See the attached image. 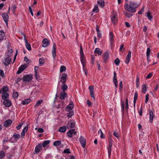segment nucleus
I'll return each instance as SVG.
<instances>
[{
	"label": "nucleus",
	"instance_id": "f257e3e1",
	"mask_svg": "<svg viewBox=\"0 0 159 159\" xmlns=\"http://www.w3.org/2000/svg\"><path fill=\"white\" fill-rule=\"evenodd\" d=\"M139 5L134 2H130L129 3L130 8L126 9V10L130 12L134 13L136 11L135 8L137 7Z\"/></svg>",
	"mask_w": 159,
	"mask_h": 159
},
{
	"label": "nucleus",
	"instance_id": "f03ea898",
	"mask_svg": "<svg viewBox=\"0 0 159 159\" xmlns=\"http://www.w3.org/2000/svg\"><path fill=\"white\" fill-rule=\"evenodd\" d=\"M33 78L31 75H24L23 77V81L29 82L31 81Z\"/></svg>",
	"mask_w": 159,
	"mask_h": 159
},
{
	"label": "nucleus",
	"instance_id": "7ed1b4c3",
	"mask_svg": "<svg viewBox=\"0 0 159 159\" xmlns=\"http://www.w3.org/2000/svg\"><path fill=\"white\" fill-rule=\"evenodd\" d=\"M79 141L82 147L83 148H84L86 143L85 139L83 136H81L79 139Z\"/></svg>",
	"mask_w": 159,
	"mask_h": 159
},
{
	"label": "nucleus",
	"instance_id": "20e7f679",
	"mask_svg": "<svg viewBox=\"0 0 159 159\" xmlns=\"http://www.w3.org/2000/svg\"><path fill=\"white\" fill-rule=\"evenodd\" d=\"M75 124V121L73 120H69L68 122L67 128L70 129L73 128Z\"/></svg>",
	"mask_w": 159,
	"mask_h": 159
},
{
	"label": "nucleus",
	"instance_id": "39448f33",
	"mask_svg": "<svg viewBox=\"0 0 159 159\" xmlns=\"http://www.w3.org/2000/svg\"><path fill=\"white\" fill-rule=\"evenodd\" d=\"M2 16L3 20L5 22L6 25H7L8 24V20L9 18L8 14L6 13H4L2 14Z\"/></svg>",
	"mask_w": 159,
	"mask_h": 159
},
{
	"label": "nucleus",
	"instance_id": "423d86ee",
	"mask_svg": "<svg viewBox=\"0 0 159 159\" xmlns=\"http://www.w3.org/2000/svg\"><path fill=\"white\" fill-rule=\"evenodd\" d=\"M67 77V75L65 74H63L61 78L60 81L62 84L65 83L66 81V78Z\"/></svg>",
	"mask_w": 159,
	"mask_h": 159
},
{
	"label": "nucleus",
	"instance_id": "0eeeda50",
	"mask_svg": "<svg viewBox=\"0 0 159 159\" xmlns=\"http://www.w3.org/2000/svg\"><path fill=\"white\" fill-rule=\"evenodd\" d=\"M11 58L10 56L8 57L5 59L3 64L6 66H8L11 62Z\"/></svg>",
	"mask_w": 159,
	"mask_h": 159
},
{
	"label": "nucleus",
	"instance_id": "6e6552de",
	"mask_svg": "<svg viewBox=\"0 0 159 159\" xmlns=\"http://www.w3.org/2000/svg\"><path fill=\"white\" fill-rule=\"evenodd\" d=\"M74 104L72 102H70L69 105L67 106L66 109V111H70L73 108Z\"/></svg>",
	"mask_w": 159,
	"mask_h": 159
},
{
	"label": "nucleus",
	"instance_id": "1a4fd4ad",
	"mask_svg": "<svg viewBox=\"0 0 159 159\" xmlns=\"http://www.w3.org/2000/svg\"><path fill=\"white\" fill-rule=\"evenodd\" d=\"M27 67L26 65H22L19 68L18 71L17 72V74H20L22 71H23L24 69Z\"/></svg>",
	"mask_w": 159,
	"mask_h": 159
},
{
	"label": "nucleus",
	"instance_id": "9d476101",
	"mask_svg": "<svg viewBox=\"0 0 159 159\" xmlns=\"http://www.w3.org/2000/svg\"><path fill=\"white\" fill-rule=\"evenodd\" d=\"M3 103L6 107H10L11 105V101L8 99L4 100Z\"/></svg>",
	"mask_w": 159,
	"mask_h": 159
},
{
	"label": "nucleus",
	"instance_id": "9b49d317",
	"mask_svg": "<svg viewBox=\"0 0 159 159\" xmlns=\"http://www.w3.org/2000/svg\"><path fill=\"white\" fill-rule=\"evenodd\" d=\"M56 44L55 43H54L53 45L52 49V55L53 58L55 59V57L56 56Z\"/></svg>",
	"mask_w": 159,
	"mask_h": 159
},
{
	"label": "nucleus",
	"instance_id": "f8f14e48",
	"mask_svg": "<svg viewBox=\"0 0 159 159\" xmlns=\"http://www.w3.org/2000/svg\"><path fill=\"white\" fill-rule=\"evenodd\" d=\"M103 58L104 62H106L109 57V53L107 52H106L103 54Z\"/></svg>",
	"mask_w": 159,
	"mask_h": 159
},
{
	"label": "nucleus",
	"instance_id": "ddd939ff",
	"mask_svg": "<svg viewBox=\"0 0 159 159\" xmlns=\"http://www.w3.org/2000/svg\"><path fill=\"white\" fill-rule=\"evenodd\" d=\"M42 145L41 144H39L36 146L35 149V152L36 153H38L42 149Z\"/></svg>",
	"mask_w": 159,
	"mask_h": 159
},
{
	"label": "nucleus",
	"instance_id": "4468645a",
	"mask_svg": "<svg viewBox=\"0 0 159 159\" xmlns=\"http://www.w3.org/2000/svg\"><path fill=\"white\" fill-rule=\"evenodd\" d=\"M42 42L43 43L42 46L44 48L47 46L49 44V41L47 39H44L42 41Z\"/></svg>",
	"mask_w": 159,
	"mask_h": 159
},
{
	"label": "nucleus",
	"instance_id": "2eb2a0df",
	"mask_svg": "<svg viewBox=\"0 0 159 159\" xmlns=\"http://www.w3.org/2000/svg\"><path fill=\"white\" fill-rule=\"evenodd\" d=\"M131 52L130 51H129L128 54L126 57V60L125 61V62L127 64L129 63V62L130 58L131 57Z\"/></svg>",
	"mask_w": 159,
	"mask_h": 159
},
{
	"label": "nucleus",
	"instance_id": "dca6fc26",
	"mask_svg": "<svg viewBox=\"0 0 159 159\" xmlns=\"http://www.w3.org/2000/svg\"><path fill=\"white\" fill-rule=\"evenodd\" d=\"M12 121L11 120L8 119L5 121L4 123V126L5 127H7L10 126L12 123Z\"/></svg>",
	"mask_w": 159,
	"mask_h": 159
},
{
	"label": "nucleus",
	"instance_id": "f3484780",
	"mask_svg": "<svg viewBox=\"0 0 159 159\" xmlns=\"http://www.w3.org/2000/svg\"><path fill=\"white\" fill-rule=\"evenodd\" d=\"M24 37L25 35L24 34ZM25 46L27 49L29 51H30L31 50V45L30 43H29L28 42L27 40L25 37Z\"/></svg>",
	"mask_w": 159,
	"mask_h": 159
},
{
	"label": "nucleus",
	"instance_id": "a211bd4d",
	"mask_svg": "<svg viewBox=\"0 0 159 159\" xmlns=\"http://www.w3.org/2000/svg\"><path fill=\"white\" fill-rule=\"evenodd\" d=\"M8 89L7 86L4 87L0 90V93H7L8 91Z\"/></svg>",
	"mask_w": 159,
	"mask_h": 159
},
{
	"label": "nucleus",
	"instance_id": "6ab92c4d",
	"mask_svg": "<svg viewBox=\"0 0 159 159\" xmlns=\"http://www.w3.org/2000/svg\"><path fill=\"white\" fill-rule=\"evenodd\" d=\"M67 96V94L65 92H61L60 94V98L61 99H64Z\"/></svg>",
	"mask_w": 159,
	"mask_h": 159
},
{
	"label": "nucleus",
	"instance_id": "aec40b11",
	"mask_svg": "<svg viewBox=\"0 0 159 159\" xmlns=\"http://www.w3.org/2000/svg\"><path fill=\"white\" fill-rule=\"evenodd\" d=\"M111 20L112 22L114 24H115L117 21V17L116 15H114L111 17Z\"/></svg>",
	"mask_w": 159,
	"mask_h": 159
},
{
	"label": "nucleus",
	"instance_id": "412c9836",
	"mask_svg": "<svg viewBox=\"0 0 159 159\" xmlns=\"http://www.w3.org/2000/svg\"><path fill=\"white\" fill-rule=\"evenodd\" d=\"M97 3L101 7H103L105 6V2L103 0L98 1Z\"/></svg>",
	"mask_w": 159,
	"mask_h": 159
},
{
	"label": "nucleus",
	"instance_id": "4be33fe9",
	"mask_svg": "<svg viewBox=\"0 0 159 159\" xmlns=\"http://www.w3.org/2000/svg\"><path fill=\"white\" fill-rule=\"evenodd\" d=\"M149 116H150V121L151 122H152L153 121V118L154 117L153 113L152 111H150Z\"/></svg>",
	"mask_w": 159,
	"mask_h": 159
},
{
	"label": "nucleus",
	"instance_id": "5701e85b",
	"mask_svg": "<svg viewBox=\"0 0 159 159\" xmlns=\"http://www.w3.org/2000/svg\"><path fill=\"white\" fill-rule=\"evenodd\" d=\"M95 53H98L99 55L101 54L102 52V50L98 48H96L94 51Z\"/></svg>",
	"mask_w": 159,
	"mask_h": 159
},
{
	"label": "nucleus",
	"instance_id": "b1692460",
	"mask_svg": "<svg viewBox=\"0 0 159 159\" xmlns=\"http://www.w3.org/2000/svg\"><path fill=\"white\" fill-rule=\"evenodd\" d=\"M67 128L66 126H64L63 127H61L60 129H59L58 131L59 132H62V133H64L65 132L66 129Z\"/></svg>",
	"mask_w": 159,
	"mask_h": 159
},
{
	"label": "nucleus",
	"instance_id": "393cba45",
	"mask_svg": "<svg viewBox=\"0 0 159 159\" xmlns=\"http://www.w3.org/2000/svg\"><path fill=\"white\" fill-rule=\"evenodd\" d=\"M75 130V129H74L70 130L67 133V135L70 138L72 137L73 136V132Z\"/></svg>",
	"mask_w": 159,
	"mask_h": 159
},
{
	"label": "nucleus",
	"instance_id": "a878e982",
	"mask_svg": "<svg viewBox=\"0 0 159 159\" xmlns=\"http://www.w3.org/2000/svg\"><path fill=\"white\" fill-rule=\"evenodd\" d=\"M147 87L146 84L143 85L142 87V92L143 93H145L147 91Z\"/></svg>",
	"mask_w": 159,
	"mask_h": 159
},
{
	"label": "nucleus",
	"instance_id": "bb28decb",
	"mask_svg": "<svg viewBox=\"0 0 159 159\" xmlns=\"http://www.w3.org/2000/svg\"><path fill=\"white\" fill-rule=\"evenodd\" d=\"M67 89L68 86L66 84V83L62 84L61 86V89L63 91V92H65V91Z\"/></svg>",
	"mask_w": 159,
	"mask_h": 159
},
{
	"label": "nucleus",
	"instance_id": "cd10ccee",
	"mask_svg": "<svg viewBox=\"0 0 159 159\" xmlns=\"http://www.w3.org/2000/svg\"><path fill=\"white\" fill-rule=\"evenodd\" d=\"M2 96V98L3 100H6L7 98L9 97V94L7 93H3Z\"/></svg>",
	"mask_w": 159,
	"mask_h": 159
},
{
	"label": "nucleus",
	"instance_id": "c85d7f7f",
	"mask_svg": "<svg viewBox=\"0 0 159 159\" xmlns=\"http://www.w3.org/2000/svg\"><path fill=\"white\" fill-rule=\"evenodd\" d=\"M5 36L4 32L2 30H0V41L2 40Z\"/></svg>",
	"mask_w": 159,
	"mask_h": 159
},
{
	"label": "nucleus",
	"instance_id": "c756f323",
	"mask_svg": "<svg viewBox=\"0 0 159 159\" xmlns=\"http://www.w3.org/2000/svg\"><path fill=\"white\" fill-rule=\"evenodd\" d=\"M138 98V93L137 92H135L134 93V106L135 105V104L136 102V100Z\"/></svg>",
	"mask_w": 159,
	"mask_h": 159
},
{
	"label": "nucleus",
	"instance_id": "7c9ffc66",
	"mask_svg": "<svg viewBox=\"0 0 159 159\" xmlns=\"http://www.w3.org/2000/svg\"><path fill=\"white\" fill-rule=\"evenodd\" d=\"M30 99H27L23 101L22 103L23 105L27 104L30 102Z\"/></svg>",
	"mask_w": 159,
	"mask_h": 159
},
{
	"label": "nucleus",
	"instance_id": "2f4dec72",
	"mask_svg": "<svg viewBox=\"0 0 159 159\" xmlns=\"http://www.w3.org/2000/svg\"><path fill=\"white\" fill-rule=\"evenodd\" d=\"M109 38L110 40L111 43H112L113 42V40L114 39V36L113 35V33L111 32H110L109 34Z\"/></svg>",
	"mask_w": 159,
	"mask_h": 159
},
{
	"label": "nucleus",
	"instance_id": "473e14b6",
	"mask_svg": "<svg viewBox=\"0 0 159 159\" xmlns=\"http://www.w3.org/2000/svg\"><path fill=\"white\" fill-rule=\"evenodd\" d=\"M61 144V142L60 141H56L54 142L53 145L54 146H57L60 145Z\"/></svg>",
	"mask_w": 159,
	"mask_h": 159
},
{
	"label": "nucleus",
	"instance_id": "72a5a7b5",
	"mask_svg": "<svg viewBox=\"0 0 159 159\" xmlns=\"http://www.w3.org/2000/svg\"><path fill=\"white\" fill-rule=\"evenodd\" d=\"M50 143L49 140H46L44 141L42 144V146L43 147H45L47 145Z\"/></svg>",
	"mask_w": 159,
	"mask_h": 159
},
{
	"label": "nucleus",
	"instance_id": "f704fd0d",
	"mask_svg": "<svg viewBox=\"0 0 159 159\" xmlns=\"http://www.w3.org/2000/svg\"><path fill=\"white\" fill-rule=\"evenodd\" d=\"M65 105V103L64 102H61V103L59 104L58 105L57 108H62L64 107V105Z\"/></svg>",
	"mask_w": 159,
	"mask_h": 159
},
{
	"label": "nucleus",
	"instance_id": "c9c22d12",
	"mask_svg": "<svg viewBox=\"0 0 159 159\" xmlns=\"http://www.w3.org/2000/svg\"><path fill=\"white\" fill-rule=\"evenodd\" d=\"M92 11L93 12H98L99 9L97 5H96L95 6Z\"/></svg>",
	"mask_w": 159,
	"mask_h": 159
},
{
	"label": "nucleus",
	"instance_id": "e433bc0d",
	"mask_svg": "<svg viewBox=\"0 0 159 159\" xmlns=\"http://www.w3.org/2000/svg\"><path fill=\"white\" fill-rule=\"evenodd\" d=\"M12 137L14 138L16 140L18 139L20 137V134H15L13 135Z\"/></svg>",
	"mask_w": 159,
	"mask_h": 159
},
{
	"label": "nucleus",
	"instance_id": "4c0bfd02",
	"mask_svg": "<svg viewBox=\"0 0 159 159\" xmlns=\"http://www.w3.org/2000/svg\"><path fill=\"white\" fill-rule=\"evenodd\" d=\"M66 70V67L64 66H62L60 67V71L61 73H62L63 71H64Z\"/></svg>",
	"mask_w": 159,
	"mask_h": 159
},
{
	"label": "nucleus",
	"instance_id": "58836bf2",
	"mask_svg": "<svg viewBox=\"0 0 159 159\" xmlns=\"http://www.w3.org/2000/svg\"><path fill=\"white\" fill-rule=\"evenodd\" d=\"M136 87L138 88L139 86L140 83L139 81V77L138 76H137L136 80Z\"/></svg>",
	"mask_w": 159,
	"mask_h": 159
},
{
	"label": "nucleus",
	"instance_id": "ea45409f",
	"mask_svg": "<svg viewBox=\"0 0 159 159\" xmlns=\"http://www.w3.org/2000/svg\"><path fill=\"white\" fill-rule=\"evenodd\" d=\"M98 134L100 135V137L101 138H104L103 136V134L102 132V131L101 129H100L98 131Z\"/></svg>",
	"mask_w": 159,
	"mask_h": 159
},
{
	"label": "nucleus",
	"instance_id": "a19ab883",
	"mask_svg": "<svg viewBox=\"0 0 159 159\" xmlns=\"http://www.w3.org/2000/svg\"><path fill=\"white\" fill-rule=\"evenodd\" d=\"M124 14L125 15V16H126L128 17V18H130L132 16V14H131L127 12H124Z\"/></svg>",
	"mask_w": 159,
	"mask_h": 159
},
{
	"label": "nucleus",
	"instance_id": "79ce46f5",
	"mask_svg": "<svg viewBox=\"0 0 159 159\" xmlns=\"http://www.w3.org/2000/svg\"><path fill=\"white\" fill-rule=\"evenodd\" d=\"M39 65L40 66H41L44 63V60L43 59L41 58H40L39 59Z\"/></svg>",
	"mask_w": 159,
	"mask_h": 159
},
{
	"label": "nucleus",
	"instance_id": "37998d69",
	"mask_svg": "<svg viewBox=\"0 0 159 159\" xmlns=\"http://www.w3.org/2000/svg\"><path fill=\"white\" fill-rule=\"evenodd\" d=\"M5 155L4 152L3 151H1L0 152V159H2Z\"/></svg>",
	"mask_w": 159,
	"mask_h": 159
},
{
	"label": "nucleus",
	"instance_id": "c03bdc74",
	"mask_svg": "<svg viewBox=\"0 0 159 159\" xmlns=\"http://www.w3.org/2000/svg\"><path fill=\"white\" fill-rule=\"evenodd\" d=\"M120 61V60L118 58H116L115 60V63L116 66H118L119 64Z\"/></svg>",
	"mask_w": 159,
	"mask_h": 159
},
{
	"label": "nucleus",
	"instance_id": "a18cd8bd",
	"mask_svg": "<svg viewBox=\"0 0 159 159\" xmlns=\"http://www.w3.org/2000/svg\"><path fill=\"white\" fill-rule=\"evenodd\" d=\"M147 14V17L148 18V19L150 20H151V19L152 18V16L151 15V13L150 12H148L146 13Z\"/></svg>",
	"mask_w": 159,
	"mask_h": 159
},
{
	"label": "nucleus",
	"instance_id": "49530a36",
	"mask_svg": "<svg viewBox=\"0 0 159 159\" xmlns=\"http://www.w3.org/2000/svg\"><path fill=\"white\" fill-rule=\"evenodd\" d=\"M63 152L65 153H70V149L69 148H67L66 149L64 150Z\"/></svg>",
	"mask_w": 159,
	"mask_h": 159
},
{
	"label": "nucleus",
	"instance_id": "de8ad7c7",
	"mask_svg": "<svg viewBox=\"0 0 159 159\" xmlns=\"http://www.w3.org/2000/svg\"><path fill=\"white\" fill-rule=\"evenodd\" d=\"M81 56H84L83 53V52L82 49V47L81 45L80 46V52Z\"/></svg>",
	"mask_w": 159,
	"mask_h": 159
},
{
	"label": "nucleus",
	"instance_id": "09e8293b",
	"mask_svg": "<svg viewBox=\"0 0 159 159\" xmlns=\"http://www.w3.org/2000/svg\"><path fill=\"white\" fill-rule=\"evenodd\" d=\"M150 51L151 50L150 48H148L146 53L147 57L149 56L150 53Z\"/></svg>",
	"mask_w": 159,
	"mask_h": 159
},
{
	"label": "nucleus",
	"instance_id": "8fccbe9b",
	"mask_svg": "<svg viewBox=\"0 0 159 159\" xmlns=\"http://www.w3.org/2000/svg\"><path fill=\"white\" fill-rule=\"evenodd\" d=\"M42 101H43L42 100H40L38 101L36 103V105H35V106L36 107V106H38L42 102Z\"/></svg>",
	"mask_w": 159,
	"mask_h": 159
},
{
	"label": "nucleus",
	"instance_id": "3c124183",
	"mask_svg": "<svg viewBox=\"0 0 159 159\" xmlns=\"http://www.w3.org/2000/svg\"><path fill=\"white\" fill-rule=\"evenodd\" d=\"M128 99L127 98L126 99L125 101V109L126 110H127L128 109Z\"/></svg>",
	"mask_w": 159,
	"mask_h": 159
},
{
	"label": "nucleus",
	"instance_id": "603ef678",
	"mask_svg": "<svg viewBox=\"0 0 159 159\" xmlns=\"http://www.w3.org/2000/svg\"><path fill=\"white\" fill-rule=\"evenodd\" d=\"M24 61L27 63H29L31 62V61L26 57H25L24 58Z\"/></svg>",
	"mask_w": 159,
	"mask_h": 159
},
{
	"label": "nucleus",
	"instance_id": "864d4df0",
	"mask_svg": "<svg viewBox=\"0 0 159 159\" xmlns=\"http://www.w3.org/2000/svg\"><path fill=\"white\" fill-rule=\"evenodd\" d=\"M152 75H153V73H150L147 76L146 78L147 79H150L152 77Z\"/></svg>",
	"mask_w": 159,
	"mask_h": 159
},
{
	"label": "nucleus",
	"instance_id": "5fc2aeb1",
	"mask_svg": "<svg viewBox=\"0 0 159 159\" xmlns=\"http://www.w3.org/2000/svg\"><path fill=\"white\" fill-rule=\"evenodd\" d=\"M121 110L122 111H123L124 110V108L125 107V103L124 102H123V101H121Z\"/></svg>",
	"mask_w": 159,
	"mask_h": 159
},
{
	"label": "nucleus",
	"instance_id": "6e6d98bb",
	"mask_svg": "<svg viewBox=\"0 0 159 159\" xmlns=\"http://www.w3.org/2000/svg\"><path fill=\"white\" fill-rule=\"evenodd\" d=\"M74 115V112L73 111H71L68 113V116L69 117H71Z\"/></svg>",
	"mask_w": 159,
	"mask_h": 159
},
{
	"label": "nucleus",
	"instance_id": "4d7b16f0",
	"mask_svg": "<svg viewBox=\"0 0 159 159\" xmlns=\"http://www.w3.org/2000/svg\"><path fill=\"white\" fill-rule=\"evenodd\" d=\"M90 94L91 96L94 99H95V97L94 95V93L93 91H91V92H90Z\"/></svg>",
	"mask_w": 159,
	"mask_h": 159
},
{
	"label": "nucleus",
	"instance_id": "13d9d810",
	"mask_svg": "<svg viewBox=\"0 0 159 159\" xmlns=\"http://www.w3.org/2000/svg\"><path fill=\"white\" fill-rule=\"evenodd\" d=\"M111 148H108V157H110L111 153Z\"/></svg>",
	"mask_w": 159,
	"mask_h": 159
},
{
	"label": "nucleus",
	"instance_id": "bf43d9fd",
	"mask_svg": "<svg viewBox=\"0 0 159 159\" xmlns=\"http://www.w3.org/2000/svg\"><path fill=\"white\" fill-rule=\"evenodd\" d=\"M13 97L15 98H16L18 97V95L17 92H14L13 94Z\"/></svg>",
	"mask_w": 159,
	"mask_h": 159
},
{
	"label": "nucleus",
	"instance_id": "052dcab7",
	"mask_svg": "<svg viewBox=\"0 0 159 159\" xmlns=\"http://www.w3.org/2000/svg\"><path fill=\"white\" fill-rule=\"evenodd\" d=\"M16 6L15 4H13L12 6V11L14 13L15 12V11L16 9Z\"/></svg>",
	"mask_w": 159,
	"mask_h": 159
},
{
	"label": "nucleus",
	"instance_id": "680f3d73",
	"mask_svg": "<svg viewBox=\"0 0 159 159\" xmlns=\"http://www.w3.org/2000/svg\"><path fill=\"white\" fill-rule=\"evenodd\" d=\"M120 87H119V89L120 90H122V81H121L120 82Z\"/></svg>",
	"mask_w": 159,
	"mask_h": 159
},
{
	"label": "nucleus",
	"instance_id": "e2e57ef3",
	"mask_svg": "<svg viewBox=\"0 0 159 159\" xmlns=\"http://www.w3.org/2000/svg\"><path fill=\"white\" fill-rule=\"evenodd\" d=\"M38 131L39 133H43L44 131L43 129L40 128H39L38 129Z\"/></svg>",
	"mask_w": 159,
	"mask_h": 159
},
{
	"label": "nucleus",
	"instance_id": "0e129e2a",
	"mask_svg": "<svg viewBox=\"0 0 159 159\" xmlns=\"http://www.w3.org/2000/svg\"><path fill=\"white\" fill-rule=\"evenodd\" d=\"M23 124L22 123H20L19 125H18L16 127V129L17 130H19L21 128V127L23 125Z\"/></svg>",
	"mask_w": 159,
	"mask_h": 159
},
{
	"label": "nucleus",
	"instance_id": "69168bd1",
	"mask_svg": "<svg viewBox=\"0 0 159 159\" xmlns=\"http://www.w3.org/2000/svg\"><path fill=\"white\" fill-rule=\"evenodd\" d=\"M113 82L114 84H115V86L116 88H118V85H117V83H118V81L117 80H113Z\"/></svg>",
	"mask_w": 159,
	"mask_h": 159
},
{
	"label": "nucleus",
	"instance_id": "338daca9",
	"mask_svg": "<svg viewBox=\"0 0 159 159\" xmlns=\"http://www.w3.org/2000/svg\"><path fill=\"white\" fill-rule=\"evenodd\" d=\"M144 11V7H143L140 10V11H139L138 12V14H141Z\"/></svg>",
	"mask_w": 159,
	"mask_h": 159
},
{
	"label": "nucleus",
	"instance_id": "774afa93",
	"mask_svg": "<svg viewBox=\"0 0 159 159\" xmlns=\"http://www.w3.org/2000/svg\"><path fill=\"white\" fill-rule=\"evenodd\" d=\"M148 96H149V95L148 94L146 96V100H145V102L146 103H147V102L148 101V100L149 99Z\"/></svg>",
	"mask_w": 159,
	"mask_h": 159
}]
</instances>
